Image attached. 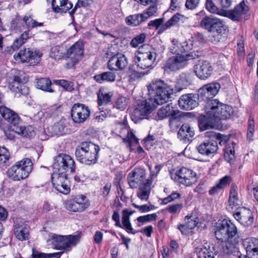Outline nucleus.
Segmentation results:
<instances>
[{"label":"nucleus","mask_w":258,"mask_h":258,"mask_svg":"<svg viewBox=\"0 0 258 258\" xmlns=\"http://www.w3.org/2000/svg\"><path fill=\"white\" fill-rule=\"evenodd\" d=\"M150 98L139 102L131 112V116L135 123L151 113L157 105L168 101L173 93V88L160 79L153 80L148 86Z\"/></svg>","instance_id":"obj_1"},{"label":"nucleus","mask_w":258,"mask_h":258,"mask_svg":"<svg viewBox=\"0 0 258 258\" xmlns=\"http://www.w3.org/2000/svg\"><path fill=\"white\" fill-rule=\"evenodd\" d=\"M215 235L217 239L222 241V251L227 258H241V254L237 246L238 229L233 222L224 219L218 223Z\"/></svg>","instance_id":"obj_2"},{"label":"nucleus","mask_w":258,"mask_h":258,"mask_svg":"<svg viewBox=\"0 0 258 258\" xmlns=\"http://www.w3.org/2000/svg\"><path fill=\"white\" fill-rule=\"evenodd\" d=\"M99 146L90 142H83L77 147L75 155L77 159L86 165L95 164L98 159L100 151Z\"/></svg>","instance_id":"obj_3"},{"label":"nucleus","mask_w":258,"mask_h":258,"mask_svg":"<svg viewBox=\"0 0 258 258\" xmlns=\"http://www.w3.org/2000/svg\"><path fill=\"white\" fill-rule=\"evenodd\" d=\"M156 57V50L148 46L146 48L139 49L135 53L134 61L140 69H148L152 67Z\"/></svg>","instance_id":"obj_4"},{"label":"nucleus","mask_w":258,"mask_h":258,"mask_svg":"<svg viewBox=\"0 0 258 258\" xmlns=\"http://www.w3.org/2000/svg\"><path fill=\"white\" fill-rule=\"evenodd\" d=\"M32 168L31 160L28 158H24L12 166L8 171V175L13 180L19 181L27 177Z\"/></svg>","instance_id":"obj_5"},{"label":"nucleus","mask_w":258,"mask_h":258,"mask_svg":"<svg viewBox=\"0 0 258 258\" xmlns=\"http://www.w3.org/2000/svg\"><path fill=\"white\" fill-rule=\"evenodd\" d=\"M205 108L210 111L209 113L214 116L218 122L221 120L229 118L233 113L231 106L221 103L217 99L210 100L205 105Z\"/></svg>","instance_id":"obj_6"},{"label":"nucleus","mask_w":258,"mask_h":258,"mask_svg":"<svg viewBox=\"0 0 258 258\" xmlns=\"http://www.w3.org/2000/svg\"><path fill=\"white\" fill-rule=\"evenodd\" d=\"M80 239L77 235H61L56 234L50 235L47 242L50 243L58 250L69 251L72 246H75L79 241Z\"/></svg>","instance_id":"obj_7"},{"label":"nucleus","mask_w":258,"mask_h":258,"mask_svg":"<svg viewBox=\"0 0 258 258\" xmlns=\"http://www.w3.org/2000/svg\"><path fill=\"white\" fill-rule=\"evenodd\" d=\"M194 58L191 53L177 54L169 57L165 62L163 69L168 73L178 71L186 67L188 61Z\"/></svg>","instance_id":"obj_8"},{"label":"nucleus","mask_w":258,"mask_h":258,"mask_svg":"<svg viewBox=\"0 0 258 258\" xmlns=\"http://www.w3.org/2000/svg\"><path fill=\"white\" fill-rule=\"evenodd\" d=\"M52 168L54 171L73 173L75 171L76 164L71 156L59 154L54 158Z\"/></svg>","instance_id":"obj_9"},{"label":"nucleus","mask_w":258,"mask_h":258,"mask_svg":"<svg viewBox=\"0 0 258 258\" xmlns=\"http://www.w3.org/2000/svg\"><path fill=\"white\" fill-rule=\"evenodd\" d=\"M51 179L53 186L57 191L63 194L70 192V183L66 173L53 170Z\"/></svg>","instance_id":"obj_10"},{"label":"nucleus","mask_w":258,"mask_h":258,"mask_svg":"<svg viewBox=\"0 0 258 258\" xmlns=\"http://www.w3.org/2000/svg\"><path fill=\"white\" fill-rule=\"evenodd\" d=\"M200 26L210 32L222 34L225 31V26L221 19L212 16H205L200 22Z\"/></svg>","instance_id":"obj_11"},{"label":"nucleus","mask_w":258,"mask_h":258,"mask_svg":"<svg viewBox=\"0 0 258 258\" xmlns=\"http://www.w3.org/2000/svg\"><path fill=\"white\" fill-rule=\"evenodd\" d=\"M223 16L226 17L234 21L244 19L247 20L250 16L249 9L244 1L237 5L233 10H224Z\"/></svg>","instance_id":"obj_12"},{"label":"nucleus","mask_w":258,"mask_h":258,"mask_svg":"<svg viewBox=\"0 0 258 258\" xmlns=\"http://www.w3.org/2000/svg\"><path fill=\"white\" fill-rule=\"evenodd\" d=\"M179 112L178 109H175L171 104H168L162 107L158 110L157 115L160 119H163L170 116L169 125L172 129L174 130L180 125L179 118L176 117L177 115Z\"/></svg>","instance_id":"obj_13"},{"label":"nucleus","mask_w":258,"mask_h":258,"mask_svg":"<svg viewBox=\"0 0 258 258\" xmlns=\"http://www.w3.org/2000/svg\"><path fill=\"white\" fill-rule=\"evenodd\" d=\"M41 56L42 54L39 51H33L30 48H24L14 55V58L16 60L22 62H28L32 66L37 64L41 60Z\"/></svg>","instance_id":"obj_14"},{"label":"nucleus","mask_w":258,"mask_h":258,"mask_svg":"<svg viewBox=\"0 0 258 258\" xmlns=\"http://www.w3.org/2000/svg\"><path fill=\"white\" fill-rule=\"evenodd\" d=\"M83 54L84 43L80 41L76 42L66 51L67 57L71 60V62L66 63V67L71 68L74 67L81 59Z\"/></svg>","instance_id":"obj_15"},{"label":"nucleus","mask_w":258,"mask_h":258,"mask_svg":"<svg viewBox=\"0 0 258 258\" xmlns=\"http://www.w3.org/2000/svg\"><path fill=\"white\" fill-rule=\"evenodd\" d=\"M175 179L181 184L190 186L198 181L197 173L192 170L182 167L176 172Z\"/></svg>","instance_id":"obj_16"},{"label":"nucleus","mask_w":258,"mask_h":258,"mask_svg":"<svg viewBox=\"0 0 258 258\" xmlns=\"http://www.w3.org/2000/svg\"><path fill=\"white\" fill-rule=\"evenodd\" d=\"M221 86L218 83L207 84L201 87L198 92L199 98L206 101V104L219 92Z\"/></svg>","instance_id":"obj_17"},{"label":"nucleus","mask_w":258,"mask_h":258,"mask_svg":"<svg viewBox=\"0 0 258 258\" xmlns=\"http://www.w3.org/2000/svg\"><path fill=\"white\" fill-rule=\"evenodd\" d=\"M89 205L90 203L87 197L84 195H81L68 200L66 203V208L71 212H82Z\"/></svg>","instance_id":"obj_18"},{"label":"nucleus","mask_w":258,"mask_h":258,"mask_svg":"<svg viewBox=\"0 0 258 258\" xmlns=\"http://www.w3.org/2000/svg\"><path fill=\"white\" fill-rule=\"evenodd\" d=\"M90 115L89 107L83 104H75L71 110V117L74 122L82 123L87 120Z\"/></svg>","instance_id":"obj_19"},{"label":"nucleus","mask_w":258,"mask_h":258,"mask_svg":"<svg viewBox=\"0 0 258 258\" xmlns=\"http://www.w3.org/2000/svg\"><path fill=\"white\" fill-rule=\"evenodd\" d=\"M146 170L141 168H135L130 172L127 177V182L132 188H137L138 186L146 182Z\"/></svg>","instance_id":"obj_20"},{"label":"nucleus","mask_w":258,"mask_h":258,"mask_svg":"<svg viewBox=\"0 0 258 258\" xmlns=\"http://www.w3.org/2000/svg\"><path fill=\"white\" fill-rule=\"evenodd\" d=\"M127 63V59L125 55L118 53L109 58L107 66L110 71H121L125 69Z\"/></svg>","instance_id":"obj_21"},{"label":"nucleus","mask_w":258,"mask_h":258,"mask_svg":"<svg viewBox=\"0 0 258 258\" xmlns=\"http://www.w3.org/2000/svg\"><path fill=\"white\" fill-rule=\"evenodd\" d=\"M213 68L209 61L200 60L194 66V72L201 80L208 79L212 74Z\"/></svg>","instance_id":"obj_22"},{"label":"nucleus","mask_w":258,"mask_h":258,"mask_svg":"<svg viewBox=\"0 0 258 258\" xmlns=\"http://www.w3.org/2000/svg\"><path fill=\"white\" fill-rule=\"evenodd\" d=\"M218 149L217 142L213 139L206 140L197 147V150L200 154L209 157L215 154Z\"/></svg>","instance_id":"obj_23"},{"label":"nucleus","mask_w":258,"mask_h":258,"mask_svg":"<svg viewBox=\"0 0 258 258\" xmlns=\"http://www.w3.org/2000/svg\"><path fill=\"white\" fill-rule=\"evenodd\" d=\"M0 114L11 124L12 131L20 123L21 119L18 114L5 106H0Z\"/></svg>","instance_id":"obj_24"},{"label":"nucleus","mask_w":258,"mask_h":258,"mask_svg":"<svg viewBox=\"0 0 258 258\" xmlns=\"http://www.w3.org/2000/svg\"><path fill=\"white\" fill-rule=\"evenodd\" d=\"M205 109L206 114L201 115L199 119V126L202 131L216 127L218 123L214 116L209 113L210 111L205 107Z\"/></svg>","instance_id":"obj_25"},{"label":"nucleus","mask_w":258,"mask_h":258,"mask_svg":"<svg viewBox=\"0 0 258 258\" xmlns=\"http://www.w3.org/2000/svg\"><path fill=\"white\" fill-rule=\"evenodd\" d=\"M234 218L244 226L251 225L253 222V217L250 210L242 208L233 214Z\"/></svg>","instance_id":"obj_26"},{"label":"nucleus","mask_w":258,"mask_h":258,"mask_svg":"<svg viewBox=\"0 0 258 258\" xmlns=\"http://www.w3.org/2000/svg\"><path fill=\"white\" fill-rule=\"evenodd\" d=\"M196 95L186 94L180 96L178 100L179 106L183 109L191 110L198 104Z\"/></svg>","instance_id":"obj_27"},{"label":"nucleus","mask_w":258,"mask_h":258,"mask_svg":"<svg viewBox=\"0 0 258 258\" xmlns=\"http://www.w3.org/2000/svg\"><path fill=\"white\" fill-rule=\"evenodd\" d=\"M243 245L248 255L252 258H258V239L246 238L243 241Z\"/></svg>","instance_id":"obj_28"},{"label":"nucleus","mask_w":258,"mask_h":258,"mask_svg":"<svg viewBox=\"0 0 258 258\" xmlns=\"http://www.w3.org/2000/svg\"><path fill=\"white\" fill-rule=\"evenodd\" d=\"M228 209H237L240 205V201L238 196V187L235 184L231 185L228 200Z\"/></svg>","instance_id":"obj_29"},{"label":"nucleus","mask_w":258,"mask_h":258,"mask_svg":"<svg viewBox=\"0 0 258 258\" xmlns=\"http://www.w3.org/2000/svg\"><path fill=\"white\" fill-rule=\"evenodd\" d=\"M113 95L112 91L106 88H101L97 93V102L98 106L106 105L111 101Z\"/></svg>","instance_id":"obj_30"},{"label":"nucleus","mask_w":258,"mask_h":258,"mask_svg":"<svg viewBox=\"0 0 258 258\" xmlns=\"http://www.w3.org/2000/svg\"><path fill=\"white\" fill-rule=\"evenodd\" d=\"M187 18L179 13H177L173 16L169 20H168L161 27L159 30V33H163L166 30L171 28L172 26L179 25L180 23H183L187 20Z\"/></svg>","instance_id":"obj_31"},{"label":"nucleus","mask_w":258,"mask_h":258,"mask_svg":"<svg viewBox=\"0 0 258 258\" xmlns=\"http://www.w3.org/2000/svg\"><path fill=\"white\" fill-rule=\"evenodd\" d=\"M51 5L55 13H66L73 8V4L68 0H52Z\"/></svg>","instance_id":"obj_32"},{"label":"nucleus","mask_w":258,"mask_h":258,"mask_svg":"<svg viewBox=\"0 0 258 258\" xmlns=\"http://www.w3.org/2000/svg\"><path fill=\"white\" fill-rule=\"evenodd\" d=\"M152 183V180L147 179L144 183L139 186L137 191V196L141 200L146 201L148 200L150 194Z\"/></svg>","instance_id":"obj_33"},{"label":"nucleus","mask_w":258,"mask_h":258,"mask_svg":"<svg viewBox=\"0 0 258 258\" xmlns=\"http://www.w3.org/2000/svg\"><path fill=\"white\" fill-rule=\"evenodd\" d=\"M214 247L211 246L209 244L201 247L195 248V252L198 258H214Z\"/></svg>","instance_id":"obj_34"},{"label":"nucleus","mask_w":258,"mask_h":258,"mask_svg":"<svg viewBox=\"0 0 258 258\" xmlns=\"http://www.w3.org/2000/svg\"><path fill=\"white\" fill-rule=\"evenodd\" d=\"M194 135L195 131L193 128L191 127L188 124H184L179 128L177 136L180 140L185 142L186 141H189Z\"/></svg>","instance_id":"obj_35"},{"label":"nucleus","mask_w":258,"mask_h":258,"mask_svg":"<svg viewBox=\"0 0 258 258\" xmlns=\"http://www.w3.org/2000/svg\"><path fill=\"white\" fill-rule=\"evenodd\" d=\"M14 235L19 240H27L29 238V228L25 225L16 224L14 228Z\"/></svg>","instance_id":"obj_36"},{"label":"nucleus","mask_w":258,"mask_h":258,"mask_svg":"<svg viewBox=\"0 0 258 258\" xmlns=\"http://www.w3.org/2000/svg\"><path fill=\"white\" fill-rule=\"evenodd\" d=\"M12 132L22 137L29 138L34 137L35 135V132L32 126H23L20 124L14 128Z\"/></svg>","instance_id":"obj_37"},{"label":"nucleus","mask_w":258,"mask_h":258,"mask_svg":"<svg viewBox=\"0 0 258 258\" xmlns=\"http://www.w3.org/2000/svg\"><path fill=\"white\" fill-rule=\"evenodd\" d=\"M94 80L100 84L106 82H113L116 79V75L111 72H105L99 74H96L93 77Z\"/></svg>","instance_id":"obj_38"},{"label":"nucleus","mask_w":258,"mask_h":258,"mask_svg":"<svg viewBox=\"0 0 258 258\" xmlns=\"http://www.w3.org/2000/svg\"><path fill=\"white\" fill-rule=\"evenodd\" d=\"M192 82V75L190 73H182L177 80V85L178 91H180L190 85Z\"/></svg>","instance_id":"obj_39"},{"label":"nucleus","mask_w":258,"mask_h":258,"mask_svg":"<svg viewBox=\"0 0 258 258\" xmlns=\"http://www.w3.org/2000/svg\"><path fill=\"white\" fill-rule=\"evenodd\" d=\"M66 49L62 46L56 45L52 47L49 52L50 57L56 60H59L62 58H66Z\"/></svg>","instance_id":"obj_40"},{"label":"nucleus","mask_w":258,"mask_h":258,"mask_svg":"<svg viewBox=\"0 0 258 258\" xmlns=\"http://www.w3.org/2000/svg\"><path fill=\"white\" fill-rule=\"evenodd\" d=\"M146 21V17L143 14L130 15L125 18V21L127 25L138 26Z\"/></svg>","instance_id":"obj_41"},{"label":"nucleus","mask_w":258,"mask_h":258,"mask_svg":"<svg viewBox=\"0 0 258 258\" xmlns=\"http://www.w3.org/2000/svg\"><path fill=\"white\" fill-rule=\"evenodd\" d=\"M189 47L186 41L181 43L177 40L173 39L171 45L169 47L170 51L172 53H178L188 50Z\"/></svg>","instance_id":"obj_42"},{"label":"nucleus","mask_w":258,"mask_h":258,"mask_svg":"<svg viewBox=\"0 0 258 258\" xmlns=\"http://www.w3.org/2000/svg\"><path fill=\"white\" fill-rule=\"evenodd\" d=\"M51 81L45 78H40L37 80L36 87L42 91L52 93L54 90L51 88Z\"/></svg>","instance_id":"obj_43"},{"label":"nucleus","mask_w":258,"mask_h":258,"mask_svg":"<svg viewBox=\"0 0 258 258\" xmlns=\"http://www.w3.org/2000/svg\"><path fill=\"white\" fill-rule=\"evenodd\" d=\"M30 38V30H28L21 34L19 37L16 39L11 46L13 50L19 49Z\"/></svg>","instance_id":"obj_44"},{"label":"nucleus","mask_w":258,"mask_h":258,"mask_svg":"<svg viewBox=\"0 0 258 258\" xmlns=\"http://www.w3.org/2000/svg\"><path fill=\"white\" fill-rule=\"evenodd\" d=\"M133 213V211L129 212L126 209L123 210L122 211V222L123 227L128 233L135 234V233L132 232L133 228L130 221V216L132 215Z\"/></svg>","instance_id":"obj_45"},{"label":"nucleus","mask_w":258,"mask_h":258,"mask_svg":"<svg viewBox=\"0 0 258 258\" xmlns=\"http://www.w3.org/2000/svg\"><path fill=\"white\" fill-rule=\"evenodd\" d=\"M24 28L23 18L17 15L14 18L10 23V29L14 31H20Z\"/></svg>","instance_id":"obj_46"},{"label":"nucleus","mask_w":258,"mask_h":258,"mask_svg":"<svg viewBox=\"0 0 258 258\" xmlns=\"http://www.w3.org/2000/svg\"><path fill=\"white\" fill-rule=\"evenodd\" d=\"M24 86L21 79L17 76L14 77L13 82L10 83L9 88L13 92L21 93L22 88Z\"/></svg>","instance_id":"obj_47"},{"label":"nucleus","mask_w":258,"mask_h":258,"mask_svg":"<svg viewBox=\"0 0 258 258\" xmlns=\"http://www.w3.org/2000/svg\"><path fill=\"white\" fill-rule=\"evenodd\" d=\"M205 136L209 138L210 139H213L214 138L219 141V144L222 145L225 144L228 141L227 136H225L220 133H216L213 131H207L205 133Z\"/></svg>","instance_id":"obj_48"},{"label":"nucleus","mask_w":258,"mask_h":258,"mask_svg":"<svg viewBox=\"0 0 258 258\" xmlns=\"http://www.w3.org/2000/svg\"><path fill=\"white\" fill-rule=\"evenodd\" d=\"M24 26H26L28 29H33L37 27L43 26V23L38 22L34 20L30 15H25L23 18Z\"/></svg>","instance_id":"obj_49"},{"label":"nucleus","mask_w":258,"mask_h":258,"mask_svg":"<svg viewBox=\"0 0 258 258\" xmlns=\"http://www.w3.org/2000/svg\"><path fill=\"white\" fill-rule=\"evenodd\" d=\"M206 8L211 13L223 16L224 10L219 9L212 0H206Z\"/></svg>","instance_id":"obj_50"},{"label":"nucleus","mask_w":258,"mask_h":258,"mask_svg":"<svg viewBox=\"0 0 258 258\" xmlns=\"http://www.w3.org/2000/svg\"><path fill=\"white\" fill-rule=\"evenodd\" d=\"M146 35L142 33L135 37L131 41L130 45L134 48L138 47L140 45L143 44L145 41Z\"/></svg>","instance_id":"obj_51"},{"label":"nucleus","mask_w":258,"mask_h":258,"mask_svg":"<svg viewBox=\"0 0 258 258\" xmlns=\"http://www.w3.org/2000/svg\"><path fill=\"white\" fill-rule=\"evenodd\" d=\"M10 154L8 150L5 147H0V166L3 167L8 161Z\"/></svg>","instance_id":"obj_52"},{"label":"nucleus","mask_w":258,"mask_h":258,"mask_svg":"<svg viewBox=\"0 0 258 258\" xmlns=\"http://www.w3.org/2000/svg\"><path fill=\"white\" fill-rule=\"evenodd\" d=\"M185 223L188 227V229H194L198 224L199 219L196 216L191 215L185 217Z\"/></svg>","instance_id":"obj_53"},{"label":"nucleus","mask_w":258,"mask_h":258,"mask_svg":"<svg viewBox=\"0 0 258 258\" xmlns=\"http://www.w3.org/2000/svg\"><path fill=\"white\" fill-rule=\"evenodd\" d=\"M128 103L127 99L123 96H119L115 102L114 106L121 110L125 109Z\"/></svg>","instance_id":"obj_54"},{"label":"nucleus","mask_w":258,"mask_h":258,"mask_svg":"<svg viewBox=\"0 0 258 258\" xmlns=\"http://www.w3.org/2000/svg\"><path fill=\"white\" fill-rule=\"evenodd\" d=\"M123 141L128 143V146L131 147L133 144H138V139L132 131L127 130V136L123 139Z\"/></svg>","instance_id":"obj_55"},{"label":"nucleus","mask_w":258,"mask_h":258,"mask_svg":"<svg viewBox=\"0 0 258 258\" xmlns=\"http://www.w3.org/2000/svg\"><path fill=\"white\" fill-rule=\"evenodd\" d=\"M254 132V122L253 118L250 117L248 120L247 138L250 141L253 140Z\"/></svg>","instance_id":"obj_56"},{"label":"nucleus","mask_w":258,"mask_h":258,"mask_svg":"<svg viewBox=\"0 0 258 258\" xmlns=\"http://www.w3.org/2000/svg\"><path fill=\"white\" fill-rule=\"evenodd\" d=\"M65 126L62 121H59L55 123L52 126V130L54 135H60L64 133Z\"/></svg>","instance_id":"obj_57"},{"label":"nucleus","mask_w":258,"mask_h":258,"mask_svg":"<svg viewBox=\"0 0 258 258\" xmlns=\"http://www.w3.org/2000/svg\"><path fill=\"white\" fill-rule=\"evenodd\" d=\"M164 22V19L159 18L156 19L154 20H151L148 23V26L155 27L158 31V33H159V30L163 25L162 24Z\"/></svg>","instance_id":"obj_58"},{"label":"nucleus","mask_w":258,"mask_h":258,"mask_svg":"<svg viewBox=\"0 0 258 258\" xmlns=\"http://www.w3.org/2000/svg\"><path fill=\"white\" fill-rule=\"evenodd\" d=\"M234 149L233 147H227L225 149L224 151V158L225 159L230 162L231 160L234 158Z\"/></svg>","instance_id":"obj_59"},{"label":"nucleus","mask_w":258,"mask_h":258,"mask_svg":"<svg viewBox=\"0 0 258 258\" xmlns=\"http://www.w3.org/2000/svg\"><path fill=\"white\" fill-rule=\"evenodd\" d=\"M232 181V178L231 176L226 175L224 177L221 178L219 182L217 183L219 185L220 187L222 189H224L228 185H229Z\"/></svg>","instance_id":"obj_60"},{"label":"nucleus","mask_w":258,"mask_h":258,"mask_svg":"<svg viewBox=\"0 0 258 258\" xmlns=\"http://www.w3.org/2000/svg\"><path fill=\"white\" fill-rule=\"evenodd\" d=\"M182 208V204H176L169 206L167 207L166 210L170 213L174 214L179 212Z\"/></svg>","instance_id":"obj_61"},{"label":"nucleus","mask_w":258,"mask_h":258,"mask_svg":"<svg viewBox=\"0 0 258 258\" xmlns=\"http://www.w3.org/2000/svg\"><path fill=\"white\" fill-rule=\"evenodd\" d=\"M147 166L149 170L150 171V179H151L153 181V178H155L157 176L158 173L159 172L162 168V166L160 165H156L154 170L152 169V166L149 164H148Z\"/></svg>","instance_id":"obj_62"},{"label":"nucleus","mask_w":258,"mask_h":258,"mask_svg":"<svg viewBox=\"0 0 258 258\" xmlns=\"http://www.w3.org/2000/svg\"><path fill=\"white\" fill-rule=\"evenodd\" d=\"M201 0H186L185 4V8L188 10H195L200 5Z\"/></svg>","instance_id":"obj_63"},{"label":"nucleus","mask_w":258,"mask_h":258,"mask_svg":"<svg viewBox=\"0 0 258 258\" xmlns=\"http://www.w3.org/2000/svg\"><path fill=\"white\" fill-rule=\"evenodd\" d=\"M180 197V195L177 192H173L170 195L166 198H165L162 200L163 204H167L170 202L174 201L175 200L178 199Z\"/></svg>","instance_id":"obj_64"}]
</instances>
